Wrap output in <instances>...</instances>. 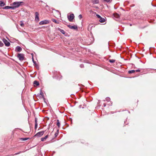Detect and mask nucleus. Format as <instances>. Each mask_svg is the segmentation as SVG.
<instances>
[{
  "mask_svg": "<svg viewBox=\"0 0 156 156\" xmlns=\"http://www.w3.org/2000/svg\"><path fill=\"white\" fill-rule=\"evenodd\" d=\"M78 17L79 18V19L80 20L82 18V16L80 14V15L79 16H78Z\"/></svg>",
  "mask_w": 156,
  "mask_h": 156,
  "instance_id": "nucleus-25",
  "label": "nucleus"
},
{
  "mask_svg": "<svg viewBox=\"0 0 156 156\" xmlns=\"http://www.w3.org/2000/svg\"><path fill=\"white\" fill-rule=\"evenodd\" d=\"M51 20L52 22L57 24H59L61 22L58 20H56L54 19H52Z\"/></svg>",
  "mask_w": 156,
  "mask_h": 156,
  "instance_id": "nucleus-8",
  "label": "nucleus"
},
{
  "mask_svg": "<svg viewBox=\"0 0 156 156\" xmlns=\"http://www.w3.org/2000/svg\"><path fill=\"white\" fill-rule=\"evenodd\" d=\"M58 30H59L62 34H65V32L63 30H62L59 28H58Z\"/></svg>",
  "mask_w": 156,
  "mask_h": 156,
  "instance_id": "nucleus-17",
  "label": "nucleus"
},
{
  "mask_svg": "<svg viewBox=\"0 0 156 156\" xmlns=\"http://www.w3.org/2000/svg\"><path fill=\"white\" fill-rule=\"evenodd\" d=\"M103 1L106 2H109L110 1V0H103Z\"/></svg>",
  "mask_w": 156,
  "mask_h": 156,
  "instance_id": "nucleus-26",
  "label": "nucleus"
},
{
  "mask_svg": "<svg viewBox=\"0 0 156 156\" xmlns=\"http://www.w3.org/2000/svg\"><path fill=\"white\" fill-rule=\"evenodd\" d=\"M3 9H10V6H6L3 8Z\"/></svg>",
  "mask_w": 156,
  "mask_h": 156,
  "instance_id": "nucleus-21",
  "label": "nucleus"
},
{
  "mask_svg": "<svg viewBox=\"0 0 156 156\" xmlns=\"http://www.w3.org/2000/svg\"><path fill=\"white\" fill-rule=\"evenodd\" d=\"M114 16L115 17H116L117 18H119V15L117 13L114 14Z\"/></svg>",
  "mask_w": 156,
  "mask_h": 156,
  "instance_id": "nucleus-18",
  "label": "nucleus"
},
{
  "mask_svg": "<svg viewBox=\"0 0 156 156\" xmlns=\"http://www.w3.org/2000/svg\"><path fill=\"white\" fill-rule=\"evenodd\" d=\"M109 61L111 63H114L115 62V60L114 59H110Z\"/></svg>",
  "mask_w": 156,
  "mask_h": 156,
  "instance_id": "nucleus-23",
  "label": "nucleus"
},
{
  "mask_svg": "<svg viewBox=\"0 0 156 156\" xmlns=\"http://www.w3.org/2000/svg\"><path fill=\"white\" fill-rule=\"evenodd\" d=\"M20 25L22 27H23L24 26V24L23 23V22L21 21H20Z\"/></svg>",
  "mask_w": 156,
  "mask_h": 156,
  "instance_id": "nucleus-22",
  "label": "nucleus"
},
{
  "mask_svg": "<svg viewBox=\"0 0 156 156\" xmlns=\"http://www.w3.org/2000/svg\"><path fill=\"white\" fill-rule=\"evenodd\" d=\"M67 17L69 21L72 22L74 18V16L73 14H71L69 16H68Z\"/></svg>",
  "mask_w": 156,
  "mask_h": 156,
  "instance_id": "nucleus-3",
  "label": "nucleus"
},
{
  "mask_svg": "<svg viewBox=\"0 0 156 156\" xmlns=\"http://www.w3.org/2000/svg\"><path fill=\"white\" fill-rule=\"evenodd\" d=\"M96 16H97V17L99 18V19L101 18V17L98 14H97L96 15Z\"/></svg>",
  "mask_w": 156,
  "mask_h": 156,
  "instance_id": "nucleus-27",
  "label": "nucleus"
},
{
  "mask_svg": "<svg viewBox=\"0 0 156 156\" xmlns=\"http://www.w3.org/2000/svg\"><path fill=\"white\" fill-rule=\"evenodd\" d=\"M135 72V70H131L129 71L128 73H134Z\"/></svg>",
  "mask_w": 156,
  "mask_h": 156,
  "instance_id": "nucleus-20",
  "label": "nucleus"
},
{
  "mask_svg": "<svg viewBox=\"0 0 156 156\" xmlns=\"http://www.w3.org/2000/svg\"><path fill=\"white\" fill-rule=\"evenodd\" d=\"M103 105L104 107H105L106 105L105 104H104Z\"/></svg>",
  "mask_w": 156,
  "mask_h": 156,
  "instance_id": "nucleus-35",
  "label": "nucleus"
},
{
  "mask_svg": "<svg viewBox=\"0 0 156 156\" xmlns=\"http://www.w3.org/2000/svg\"><path fill=\"white\" fill-rule=\"evenodd\" d=\"M37 123H35V129H36L37 128Z\"/></svg>",
  "mask_w": 156,
  "mask_h": 156,
  "instance_id": "nucleus-28",
  "label": "nucleus"
},
{
  "mask_svg": "<svg viewBox=\"0 0 156 156\" xmlns=\"http://www.w3.org/2000/svg\"><path fill=\"white\" fill-rule=\"evenodd\" d=\"M135 71L136 72H140V70L139 69L136 70Z\"/></svg>",
  "mask_w": 156,
  "mask_h": 156,
  "instance_id": "nucleus-31",
  "label": "nucleus"
},
{
  "mask_svg": "<svg viewBox=\"0 0 156 156\" xmlns=\"http://www.w3.org/2000/svg\"><path fill=\"white\" fill-rule=\"evenodd\" d=\"M92 2L94 4H98L99 2L98 0H92Z\"/></svg>",
  "mask_w": 156,
  "mask_h": 156,
  "instance_id": "nucleus-13",
  "label": "nucleus"
},
{
  "mask_svg": "<svg viewBox=\"0 0 156 156\" xmlns=\"http://www.w3.org/2000/svg\"><path fill=\"white\" fill-rule=\"evenodd\" d=\"M4 44L2 42L0 41V47H2L3 46Z\"/></svg>",
  "mask_w": 156,
  "mask_h": 156,
  "instance_id": "nucleus-24",
  "label": "nucleus"
},
{
  "mask_svg": "<svg viewBox=\"0 0 156 156\" xmlns=\"http://www.w3.org/2000/svg\"><path fill=\"white\" fill-rule=\"evenodd\" d=\"M5 5V3L4 2L2 1H0V6L2 7L4 6Z\"/></svg>",
  "mask_w": 156,
  "mask_h": 156,
  "instance_id": "nucleus-16",
  "label": "nucleus"
},
{
  "mask_svg": "<svg viewBox=\"0 0 156 156\" xmlns=\"http://www.w3.org/2000/svg\"><path fill=\"white\" fill-rule=\"evenodd\" d=\"M80 66L81 67H83V65L82 64H81L80 65Z\"/></svg>",
  "mask_w": 156,
  "mask_h": 156,
  "instance_id": "nucleus-34",
  "label": "nucleus"
},
{
  "mask_svg": "<svg viewBox=\"0 0 156 156\" xmlns=\"http://www.w3.org/2000/svg\"><path fill=\"white\" fill-rule=\"evenodd\" d=\"M48 135H47L44 137L41 138V141H44L48 138Z\"/></svg>",
  "mask_w": 156,
  "mask_h": 156,
  "instance_id": "nucleus-12",
  "label": "nucleus"
},
{
  "mask_svg": "<svg viewBox=\"0 0 156 156\" xmlns=\"http://www.w3.org/2000/svg\"><path fill=\"white\" fill-rule=\"evenodd\" d=\"M49 23V21L47 20H45L44 21H41L40 23L39 24L40 25H44L45 24H47Z\"/></svg>",
  "mask_w": 156,
  "mask_h": 156,
  "instance_id": "nucleus-6",
  "label": "nucleus"
},
{
  "mask_svg": "<svg viewBox=\"0 0 156 156\" xmlns=\"http://www.w3.org/2000/svg\"><path fill=\"white\" fill-rule=\"evenodd\" d=\"M20 153H16L15 154V155H16V154H18Z\"/></svg>",
  "mask_w": 156,
  "mask_h": 156,
  "instance_id": "nucleus-36",
  "label": "nucleus"
},
{
  "mask_svg": "<svg viewBox=\"0 0 156 156\" xmlns=\"http://www.w3.org/2000/svg\"><path fill=\"white\" fill-rule=\"evenodd\" d=\"M24 3L23 2H14L10 6V9H14L19 6L24 5Z\"/></svg>",
  "mask_w": 156,
  "mask_h": 156,
  "instance_id": "nucleus-1",
  "label": "nucleus"
},
{
  "mask_svg": "<svg viewBox=\"0 0 156 156\" xmlns=\"http://www.w3.org/2000/svg\"><path fill=\"white\" fill-rule=\"evenodd\" d=\"M3 41L6 46H10V43L8 42L6 39L4 38L3 39Z\"/></svg>",
  "mask_w": 156,
  "mask_h": 156,
  "instance_id": "nucleus-5",
  "label": "nucleus"
},
{
  "mask_svg": "<svg viewBox=\"0 0 156 156\" xmlns=\"http://www.w3.org/2000/svg\"><path fill=\"white\" fill-rule=\"evenodd\" d=\"M58 134V133H56L55 134V136H57Z\"/></svg>",
  "mask_w": 156,
  "mask_h": 156,
  "instance_id": "nucleus-32",
  "label": "nucleus"
},
{
  "mask_svg": "<svg viewBox=\"0 0 156 156\" xmlns=\"http://www.w3.org/2000/svg\"><path fill=\"white\" fill-rule=\"evenodd\" d=\"M37 123V119L36 118L35 119V123Z\"/></svg>",
  "mask_w": 156,
  "mask_h": 156,
  "instance_id": "nucleus-33",
  "label": "nucleus"
},
{
  "mask_svg": "<svg viewBox=\"0 0 156 156\" xmlns=\"http://www.w3.org/2000/svg\"><path fill=\"white\" fill-rule=\"evenodd\" d=\"M17 57L21 61H23L24 58V55L21 53H18L17 55Z\"/></svg>",
  "mask_w": 156,
  "mask_h": 156,
  "instance_id": "nucleus-2",
  "label": "nucleus"
},
{
  "mask_svg": "<svg viewBox=\"0 0 156 156\" xmlns=\"http://www.w3.org/2000/svg\"><path fill=\"white\" fill-rule=\"evenodd\" d=\"M99 21L100 22L103 23L105 22V20L104 18L101 17L99 19Z\"/></svg>",
  "mask_w": 156,
  "mask_h": 156,
  "instance_id": "nucleus-14",
  "label": "nucleus"
},
{
  "mask_svg": "<svg viewBox=\"0 0 156 156\" xmlns=\"http://www.w3.org/2000/svg\"><path fill=\"white\" fill-rule=\"evenodd\" d=\"M55 14L57 15V16H56V15L55 16H56V17L57 18V17L58 16H60L61 13H60V12H59L58 11H55Z\"/></svg>",
  "mask_w": 156,
  "mask_h": 156,
  "instance_id": "nucleus-11",
  "label": "nucleus"
},
{
  "mask_svg": "<svg viewBox=\"0 0 156 156\" xmlns=\"http://www.w3.org/2000/svg\"><path fill=\"white\" fill-rule=\"evenodd\" d=\"M22 50V48L20 46H17L15 49V51L16 52H20Z\"/></svg>",
  "mask_w": 156,
  "mask_h": 156,
  "instance_id": "nucleus-10",
  "label": "nucleus"
},
{
  "mask_svg": "<svg viewBox=\"0 0 156 156\" xmlns=\"http://www.w3.org/2000/svg\"><path fill=\"white\" fill-rule=\"evenodd\" d=\"M67 26L71 29L76 30L77 29V27L76 26H72L71 25H68Z\"/></svg>",
  "mask_w": 156,
  "mask_h": 156,
  "instance_id": "nucleus-7",
  "label": "nucleus"
},
{
  "mask_svg": "<svg viewBox=\"0 0 156 156\" xmlns=\"http://www.w3.org/2000/svg\"><path fill=\"white\" fill-rule=\"evenodd\" d=\"M22 140H27V139L26 138H22Z\"/></svg>",
  "mask_w": 156,
  "mask_h": 156,
  "instance_id": "nucleus-30",
  "label": "nucleus"
},
{
  "mask_svg": "<svg viewBox=\"0 0 156 156\" xmlns=\"http://www.w3.org/2000/svg\"><path fill=\"white\" fill-rule=\"evenodd\" d=\"M35 20L37 21H39V14L38 12H36L35 13Z\"/></svg>",
  "mask_w": 156,
  "mask_h": 156,
  "instance_id": "nucleus-9",
  "label": "nucleus"
},
{
  "mask_svg": "<svg viewBox=\"0 0 156 156\" xmlns=\"http://www.w3.org/2000/svg\"><path fill=\"white\" fill-rule=\"evenodd\" d=\"M44 133V131L39 132L36 133L34 136L37 137H40L43 135V134Z\"/></svg>",
  "mask_w": 156,
  "mask_h": 156,
  "instance_id": "nucleus-4",
  "label": "nucleus"
},
{
  "mask_svg": "<svg viewBox=\"0 0 156 156\" xmlns=\"http://www.w3.org/2000/svg\"><path fill=\"white\" fill-rule=\"evenodd\" d=\"M34 86H35V85H36V86H38L39 84V82L36 80L34 81Z\"/></svg>",
  "mask_w": 156,
  "mask_h": 156,
  "instance_id": "nucleus-15",
  "label": "nucleus"
},
{
  "mask_svg": "<svg viewBox=\"0 0 156 156\" xmlns=\"http://www.w3.org/2000/svg\"><path fill=\"white\" fill-rule=\"evenodd\" d=\"M106 101H110V98H109L108 97H107L106 98Z\"/></svg>",
  "mask_w": 156,
  "mask_h": 156,
  "instance_id": "nucleus-29",
  "label": "nucleus"
},
{
  "mask_svg": "<svg viewBox=\"0 0 156 156\" xmlns=\"http://www.w3.org/2000/svg\"><path fill=\"white\" fill-rule=\"evenodd\" d=\"M56 125L58 127V128H59L60 127V123L58 120H57V123L56 124Z\"/></svg>",
  "mask_w": 156,
  "mask_h": 156,
  "instance_id": "nucleus-19",
  "label": "nucleus"
}]
</instances>
